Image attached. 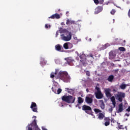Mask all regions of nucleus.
<instances>
[{
	"label": "nucleus",
	"instance_id": "nucleus-25",
	"mask_svg": "<svg viewBox=\"0 0 130 130\" xmlns=\"http://www.w3.org/2000/svg\"><path fill=\"white\" fill-rule=\"evenodd\" d=\"M52 91L54 92L55 94H56V92L57 91V87H56V86L52 87Z\"/></svg>",
	"mask_w": 130,
	"mask_h": 130
},
{
	"label": "nucleus",
	"instance_id": "nucleus-7",
	"mask_svg": "<svg viewBox=\"0 0 130 130\" xmlns=\"http://www.w3.org/2000/svg\"><path fill=\"white\" fill-rule=\"evenodd\" d=\"M125 97V93L123 92H118L116 95V98L119 102H122V100Z\"/></svg>",
	"mask_w": 130,
	"mask_h": 130
},
{
	"label": "nucleus",
	"instance_id": "nucleus-15",
	"mask_svg": "<svg viewBox=\"0 0 130 130\" xmlns=\"http://www.w3.org/2000/svg\"><path fill=\"white\" fill-rule=\"evenodd\" d=\"M63 46L64 49H69V48H70L69 46L73 47V44L71 43H65Z\"/></svg>",
	"mask_w": 130,
	"mask_h": 130
},
{
	"label": "nucleus",
	"instance_id": "nucleus-46",
	"mask_svg": "<svg viewBox=\"0 0 130 130\" xmlns=\"http://www.w3.org/2000/svg\"><path fill=\"white\" fill-rule=\"evenodd\" d=\"M125 115H126V116H129V114H126Z\"/></svg>",
	"mask_w": 130,
	"mask_h": 130
},
{
	"label": "nucleus",
	"instance_id": "nucleus-35",
	"mask_svg": "<svg viewBox=\"0 0 130 130\" xmlns=\"http://www.w3.org/2000/svg\"><path fill=\"white\" fill-rule=\"evenodd\" d=\"M45 27L46 29H48V28H50L51 26H50V25H48V24H46L45 25Z\"/></svg>",
	"mask_w": 130,
	"mask_h": 130
},
{
	"label": "nucleus",
	"instance_id": "nucleus-13",
	"mask_svg": "<svg viewBox=\"0 0 130 130\" xmlns=\"http://www.w3.org/2000/svg\"><path fill=\"white\" fill-rule=\"evenodd\" d=\"M85 102L87 103V104H91V103H93V98L86 96L85 98Z\"/></svg>",
	"mask_w": 130,
	"mask_h": 130
},
{
	"label": "nucleus",
	"instance_id": "nucleus-3",
	"mask_svg": "<svg viewBox=\"0 0 130 130\" xmlns=\"http://www.w3.org/2000/svg\"><path fill=\"white\" fill-rule=\"evenodd\" d=\"M26 130H41L37 124V120L35 119L30 124H28L26 127Z\"/></svg>",
	"mask_w": 130,
	"mask_h": 130
},
{
	"label": "nucleus",
	"instance_id": "nucleus-27",
	"mask_svg": "<svg viewBox=\"0 0 130 130\" xmlns=\"http://www.w3.org/2000/svg\"><path fill=\"white\" fill-rule=\"evenodd\" d=\"M120 88L122 90H124L126 88V85L125 84H122L120 85Z\"/></svg>",
	"mask_w": 130,
	"mask_h": 130
},
{
	"label": "nucleus",
	"instance_id": "nucleus-19",
	"mask_svg": "<svg viewBox=\"0 0 130 130\" xmlns=\"http://www.w3.org/2000/svg\"><path fill=\"white\" fill-rule=\"evenodd\" d=\"M111 101L112 102V104L113 106V107L114 108V107H115L116 105V102H115V98L114 96H112L111 98Z\"/></svg>",
	"mask_w": 130,
	"mask_h": 130
},
{
	"label": "nucleus",
	"instance_id": "nucleus-24",
	"mask_svg": "<svg viewBox=\"0 0 130 130\" xmlns=\"http://www.w3.org/2000/svg\"><path fill=\"white\" fill-rule=\"evenodd\" d=\"M68 63L70 64L71 62H73L74 61V59L72 57H68L66 59Z\"/></svg>",
	"mask_w": 130,
	"mask_h": 130
},
{
	"label": "nucleus",
	"instance_id": "nucleus-11",
	"mask_svg": "<svg viewBox=\"0 0 130 130\" xmlns=\"http://www.w3.org/2000/svg\"><path fill=\"white\" fill-rule=\"evenodd\" d=\"M49 19H60V15H59V14L57 13H56V14H53L50 17H49Z\"/></svg>",
	"mask_w": 130,
	"mask_h": 130
},
{
	"label": "nucleus",
	"instance_id": "nucleus-5",
	"mask_svg": "<svg viewBox=\"0 0 130 130\" xmlns=\"http://www.w3.org/2000/svg\"><path fill=\"white\" fill-rule=\"evenodd\" d=\"M61 38L64 41H70L72 39V32L68 31L66 35H61Z\"/></svg>",
	"mask_w": 130,
	"mask_h": 130
},
{
	"label": "nucleus",
	"instance_id": "nucleus-47",
	"mask_svg": "<svg viewBox=\"0 0 130 130\" xmlns=\"http://www.w3.org/2000/svg\"><path fill=\"white\" fill-rule=\"evenodd\" d=\"M118 71H119V69H117V70H115V72H118Z\"/></svg>",
	"mask_w": 130,
	"mask_h": 130
},
{
	"label": "nucleus",
	"instance_id": "nucleus-10",
	"mask_svg": "<svg viewBox=\"0 0 130 130\" xmlns=\"http://www.w3.org/2000/svg\"><path fill=\"white\" fill-rule=\"evenodd\" d=\"M102 11H103V7L98 6L95 9L94 14L95 15H97V14H99V13H101Z\"/></svg>",
	"mask_w": 130,
	"mask_h": 130
},
{
	"label": "nucleus",
	"instance_id": "nucleus-49",
	"mask_svg": "<svg viewBox=\"0 0 130 130\" xmlns=\"http://www.w3.org/2000/svg\"><path fill=\"white\" fill-rule=\"evenodd\" d=\"M110 54H111V52H110V53H109V55H110Z\"/></svg>",
	"mask_w": 130,
	"mask_h": 130
},
{
	"label": "nucleus",
	"instance_id": "nucleus-31",
	"mask_svg": "<svg viewBox=\"0 0 130 130\" xmlns=\"http://www.w3.org/2000/svg\"><path fill=\"white\" fill-rule=\"evenodd\" d=\"M95 89H96L97 91L95 93H98L99 92H101V90H100V88L98 87H96Z\"/></svg>",
	"mask_w": 130,
	"mask_h": 130
},
{
	"label": "nucleus",
	"instance_id": "nucleus-44",
	"mask_svg": "<svg viewBox=\"0 0 130 130\" xmlns=\"http://www.w3.org/2000/svg\"><path fill=\"white\" fill-rule=\"evenodd\" d=\"M112 110H113V109H112V108L109 109V111L112 112Z\"/></svg>",
	"mask_w": 130,
	"mask_h": 130
},
{
	"label": "nucleus",
	"instance_id": "nucleus-39",
	"mask_svg": "<svg viewBox=\"0 0 130 130\" xmlns=\"http://www.w3.org/2000/svg\"><path fill=\"white\" fill-rule=\"evenodd\" d=\"M100 4H102L104 3V0H99Z\"/></svg>",
	"mask_w": 130,
	"mask_h": 130
},
{
	"label": "nucleus",
	"instance_id": "nucleus-42",
	"mask_svg": "<svg viewBox=\"0 0 130 130\" xmlns=\"http://www.w3.org/2000/svg\"><path fill=\"white\" fill-rule=\"evenodd\" d=\"M66 90H67V91H68V92H70V91H69V90H72V89H70V88H66Z\"/></svg>",
	"mask_w": 130,
	"mask_h": 130
},
{
	"label": "nucleus",
	"instance_id": "nucleus-20",
	"mask_svg": "<svg viewBox=\"0 0 130 130\" xmlns=\"http://www.w3.org/2000/svg\"><path fill=\"white\" fill-rule=\"evenodd\" d=\"M114 79V76L111 75L110 76H109L107 80L108 81V82H112L113 81V80Z\"/></svg>",
	"mask_w": 130,
	"mask_h": 130
},
{
	"label": "nucleus",
	"instance_id": "nucleus-32",
	"mask_svg": "<svg viewBox=\"0 0 130 130\" xmlns=\"http://www.w3.org/2000/svg\"><path fill=\"white\" fill-rule=\"evenodd\" d=\"M85 73H86V76H87L88 77H90L91 76V74H90V72L86 71Z\"/></svg>",
	"mask_w": 130,
	"mask_h": 130
},
{
	"label": "nucleus",
	"instance_id": "nucleus-21",
	"mask_svg": "<svg viewBox=\"0 0 130 130\" xmlns=\"http://www.w3.org/2000/svg\"><path fill=\"white\" fill-rule=\"evenodd\" d=\"M104 114H103V113H100L99 114V116H98V118L99 119H100L101 120H102V119H103L104 118Z\"/></svg>",
	"mask_w": 130,
	"mask_h": 130
},
{
	"label": "nucleus",
	"instance_id": "nucleus-23",
	"mask_svg": "<svg viewBox=\"0 0 130 130\" xmlns=\"http://www.w3.org/2000/svg\"><path fill=\"white\" fill-rule=\"evenodd\" d=\"M100 102H101L100 107L102 109H104L105 108V104H104V102H103V100H101V101H100Z\"/></svg>",
	"mask_w": 130,
	"mask_h": 130
},
{
	"label": "nucleus",
	"instance_id": "nucleus-40",
	"mask_svg": "<svg viewBox=\"0 0 130 130\" xmlns=\"http://www.w3.org/2000/svg\"><path fill=\"white\" fill-rule=\"evenodd\" d=\"M126 111H127V112H130V106L128 107Z\"/></svg>",
	"mask_w": 130,
	"mask_h": 130
},
{
	"label": "nucleus",
	"instance_id": "nucleus-34",
	"mask_svg": "<svg viewBox=\"0 0 130 130\" xmlns=\"http://www.w3.org/2000/svg\"><path fill=\"white\" fill-rule=\"evenodd\" d=\"M115 10L113 9L111 11V15H114V14H115Z\"/></svg>",
	"mask_w": 130,
	"mask_h": 130
},
{
	"label": "nucleus",
	"instance_id": "nucleus-9",
	"mask_svg": "<svg viewBox=\"0 0 130 130\" xmlns=\"http://www.w3.org/2000/svg\"><path fill=\"white\" fill-rule=\"evenodd\" d=\"M110 92H111V89H110V88H106L105 89V93L107 97L110 98L111 97V96H112Z\"/></svg>",
	"mask_w": 130,
	"mask_h": 130
},
{
	"label": "nucleus",
	"instance_id": "nucleus-38",
	"mask_svg": "<svg viewBox=\"0 0 130 130\" xmlns=\"http://www.w3.org/2000/svg\"><path fill=\"white\" fill-rule=\"evenodd\" d=\"M127 16L128 18H130V9H129L128 13H127Z\"/></svg>",
	"mask_w": 130,
	"mask_h": 130
},
{
	"label": "nucleus",
	"instance_id": "nucleus-48",
	"mask_svg": "<svg viewBox=\"0 0 130 130\" xmlns=\"http://www.w3.org/2000/svg\"><path fill=\"white\" fill-rule=\"evenodd\" d=\"M86 91H87V92H89V89H86Z\"/></svg>",
	"mask_w": 130,
	"mask_h": 130
},
{
	"label": "nucleus",
	"instance_id": "nucleus-12",
	"mask_svg": "<svg viewBox=\"0 0 130 130\" xmlns=\"http://www.w3.org/2000/svg\"><path fill=\"white\" fill-rule=\"evenodd\" d=\"M95 95L96 99H102L103 98V94L101 91L99 92H95Z\"/></svg>",
	"mask_w": 130,
	"mask_h": 130
},
{
	"label": "nucleus",
	"instance_id": "nucleus-28",
	"mask_svg": "<svg viewBox=\"0 0 130 130\" xmlns=\"http://www.w3.org/2000/svg\"><path fill=\"white\" fill-rule=\"evenodd\" d=\"M94 111L95 113H100V112H101V110H100L99 109H94Z\"/></svg>",
	"mask_w": 130,
	"mask_h": 130
},
{
	"label": "nucleus",
	"instance_id": "nucleus-30",
	"mask_svg": "<svg viewBox=\"0 0 130 130\" xmlns=\"http://www.w3.org/2000/svg\"><path fill=\"white\" fill-rule=\"evenodd\" d=\"M121 44L122 46H124V45H125V40L121 41Z\"/></svg>",
	"mask_w": 130,
	"mask_h": 130
},
{
	"label": "nucleus",
	"instance_id": "nucleus-17",
	"mask_svg": "<svg viewBox=\"0 0 130 130\" xmlns=\"http://www.w3.org/2000/svg\"><path fill=\"white\" fill-rule=\"evenodd\" d=\"M55 48L57 51H61V49H62V46L59 44H58L55 46Z\"/></svg>",
	"mask_w": 130,
	"mask_h": 130
},
{
	"label": "nucleus",
	"instance_id": "nucleus-50",
	"mask_svg": "<svg viewBox=\"0 0 130 130\" xmlns=\"http://www.w3.org/2000/svg\"><path fill=\"white\" fill-rule=\"evenodd\" d=\"M34 117H35V118H36V116H35Z\"/></svg>",
	"mask_w": 130,
	"mask_h": 130
},
{
	"label": "nucleus",
	"instance_id": "nucleus-1",
	"mask_svg": "<svg viewBox=\"0 0 130 130\" xmlns=\"http://www.w3.org/2000/svg\"><path fill=\"white\" fill-rule=\"evenodd\" d=\"M78 56L80 58L79 64L80 66H83V67H87L88 66L87 60L89 62H93V60H94V56L92 54L88 55L87 57H86V55L84 54H82L81 55L78 54Z\"/></svg>",
	"mask_w": 130,
	"mask_h": 130
},
{
	"label": "nucleus",
	"instance_id": "nucleus-37",
	"mask_svg": "<svg viewBox=\"0 0 130 130\" xmlns=\"http://www.w3.org/2000/svg\"><path fill=\"white\" fill-rule=\"evenodd\" d=\"M111 122H113V123H114V122H115V120H114V118H111Z\"/></svg>",
	"mask_w": 130,
	"mask_h": 130
},
{
	"label": "nucleus",
	"instance_id": "nucleus-8",
	"mask_svg": "<svg viewBox=\"0 0 130 130\" xmlns=\"http://www.w3.org/2000/svg\"><path fill=\"white\" fill-rule=\"evenodd\" d=\"M30 108L33 112H38V108H37V104L34 102H31Z\"/></svg>",
	"mask_w": 130,
	"mask_h": 130
},
{
	"label": "nucleus",
	"instance_id": "nucleus-26",
	"mask_svg": "<svg viewBox=\"0 0 130 130\" xmlns=\"http://www.w3.org/2000/svg\"><path fill=\"white\" fill-rule=\"evenodd\" d=\"M61 92H62V89H61V88H58L57 89L56 94H57L58 95H59V94H60V93H61Z\"/></svg>",
	"mask_w": 130,
	"mask_h": 130
},
{
	"label": "nucleus",
	"instance_id": "nucleus-2",
	"mask_svg": "<svg viewBox=\"0 0 130 130\" xmlns=\"http://www.w3.org/2000/svg\"><path fill=\"white\" fill-rule=\"evenodd\" d=\"M56 79H60L64 83H70L71 77L66 71H60L56 77Z\"/></svg>",
	"mask_w": 130,
	"mask_h": 130
},
{
	"label": "nucleus",
	"instance_id": "nucleus-22",
	"mask_svg": "<svg viewBox=\"0 0 130 130\" xmlns=\"http://www.w3.org/2000/svg\"><path fill=\"white\" fill-rule=\"evenodd\" d=\"M78 104H81L84 102V100H83V98H82L81 96H79L78 98Z\"/></svg>",
	"mask_w": 130,
	"mask_h": 130
},
{
	"label": "nucleus",
	"instance_id": "nucleus-18",
	"mask_svg": "<svg viewBox=\"0 0 130 130\" xmlns=\"http://www.w3.org/2000/svg\"><path fill=\"white\" fill-rule=\"evenodd\" d=\"M123 111V107L122 106V104H120L119 105V109L117 111L118 113H120V112H122Z\"/></svg>",
	"mask_w": 130,
	"mask_h": 130
},
{
	"label": "nucleus",
	"instance_id": "nucleus-16",
	"mask_svg": "<svg viewBox=\"0 0 130 130\" xmlns=\"http://www.w3.org/2000/svg\"><path fill=\"white\" fill-rule=\"evenodd\" d=\"M66 24L67 25H72L73 24H76V21H75L74 20H70V19H68L67 20Z\"/></svg>",
	"mask_w": 130,
	"mask_h": 130
},
{
	"label": "nucleus",
	"instance_id": "nucleus-6",
	"mask_svg": "<svg viewBox=\"0 0 130 130\" xmlns=\"http://www.w3.org/2000/svg\"><path fill=\"white\" fill-rule=\"evenodd\" d=\"M82 110L85 111L86 113H87V114H92V108L89 106L84 105L82 106Z\"/></svg>",
	"mask_w": 130,
	"mask_h": 130
},
{
	"label": "nucleus",
	"instance_id": "nucleus-43",
	"mask_svg": "<svg viewBox=\"0 0 130 130\" xmlns=\"http://www.w3.org/2000/svg\"><path fill=\"white\" fill-rule=\"evenodd\" d=\"M74 39L75 40H77L78 38H77L76 37H74Z\"/></svg>",
	"mask_w": 130,
	"mask_h": 130
},
{
	"label": "nucleus",
	"instance_id": "nucleus-29",
	"mask_svg": "<svg viewBox=\"0 0 130 130\" xmlns=\"http://www.w3.org/2000/svg\"><path fill=\"white\" fill-rule=\"evenodd\" d=\"M119 50L120 51H125V49L124 47H121L119 48Z\"/></svg>",
	"mask_w": 130,
	"mask_h": 130
},
{
	"label": "nucleus",
	"instance_id": "nucleus-45",
	"mask_svg": "<svg viewBox=\"0 0 130 130\" xmlns=\"http://www.w3.org/2000/svg\"><path fill=\"white\" fill-rule=\"evenodd\" d=\"M77 106H78V108H79V109H81V107H80V105L78 104Z\"/></svg>",
	"mask_w": 130,
	"mask_h": 130
},
{
	"label": "nucleus",
	"instance_id": "nucleus-41",
	"mask_svg": "<svg viewBox=\"0 0 130 130\" xmlns=\"http://www.w3.org/2000/svg\"><path fill=\"white\" fill-rule=\"evenodd\" d=\"M57 73L58 70L56 69L55 72L54 73V75H57Z\"/></svg>",
	"mask_w": 130,
	"mask_h": 130
},
{
	"label": "nucleus",
	"instance_id": "nucleus-4",
	"mask_svg": "<svg viewBox=\"0 0 130 130\" xmlns=\"http://www.w3.org/2000/svg\"><path fill=\"white\" fill-rule=\"evenodd\" d=\"M61 100L63 102H66V103H75L76 101V98L72 95H64L61 97Z\"/></svg>",
	"mask_w": 130,
	"mask_h": 130
},
{
	"label": "nucleus",
	"instance_id": "nucleus-14",
	"mask_svg": "<svg viewBox=\"0 0 130 130\" xmlns=\"http://www.w3.org/2000/svg\"><path fill=\"white\" fill-rule=\"evenodd\" d=\"M104 120L106 121L104 123L105 126H108L110 124V118L109 117H105Z\"/></svg>",
	"mask_w": 130,
	"mask_h": 130
},
{
	"label": "nucleus",
	"instance_id": "nucleus-33",
	"mask_svg": "<svg viewBox=\"0 0 130 130\" xmlns=\"http://www.w3.org/2000/svg\"><path fill=\"white\" fill-rule=\"evenodd\" d=\"M55 76H54V73H52L50 74V78H51L52 79H53V78H54Z\"/></svg>",
	"mask_w": 130,
	"mask_h": 130
},
{
	"label": "nucleus",
	"instance_id": "nucleus-36",
	"mask_svg": "<svg viewBox=\"0 0 130 130\" xmlns=\"http://www.w3.org/2000/svg\"><path fill=\"white\" fill-rule=\"evenodd\" d=\"M94 3L95 4V5H98L100 2L99 0H94Z\"/></svg>",
	"mask_w": 130,
	"mask_h": 130
}]
</instances>
